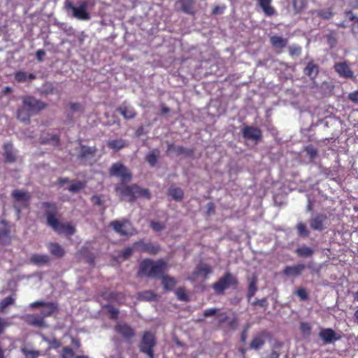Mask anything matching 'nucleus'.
<instances>
[{"mask_svg":"<svg viewBox=\"0 0 358 358\" xmlns=\"http://www.w3.org/2000/svg\"><path fill=\"white\" fill-rule=\"evenodd\" d=\"M75 355V353L72 348L70 347H64L61 354L62 358H72Z\"/></svg>","mask_w":358,"mask_h":358,"instance_id":"obj_52","label":"nucleus"},{"mask_svg":"<svg viewBox=\"0 0 358 358\" xmlns=\"http://www.w3.org/2000/svg\"><path fill=\"white\" fill-rule=\"evenodd\" d=\"M34 73H27L25 71H19L14 73V78L18 83H24L28 80H32L36 78Z\"/></svg>","mask_w":358,"mask_h":358,"instance_id":"obj_34","label":"nucleus"},{"mask_svg":"<svg viewBox=\"0 0 358 358\" xmlns=\"http://www.w3.org/2000/svg\"><path fill=\"white\" fill-rule=\"evenodd\" d=\"M334 68L340 77L345 78H353V72L345 62L336 63Z\"/></svg>","mask_w":358,"mask_h":358,"instance_id":"obj_18","label":"nucleus"},{"mask_svg":"<svg viewBox=\"0 0 358 358\" xmlns=\"http://www.w3.org/2000/svg\"><path fill=\"white\" fill-rule=\"evenodd\" d=\"M48 248L50 254L56 257L62 258L65 255V250L57 243H50L48 244Z\"/></svg>","mask_w":358,"mask_h":358,"instance_id":"obj_27","label":"nucleus"},{"mask_svg":"<svg viewBox=\"0 0 358 358\" xmlns=\"http://www.w3.org/2000/svg\"><path fill=\"white\" fill-rule=\"evenodd\" d=\"M252 306L254 307L259 306L262 308H266L268 306V302L266 298H262L261 299H257L252 303Z\"/></svg>","mask_w":358,"mask_h":358,"instance_id":"obj_58","label":"nucleus"},{"mask_svg":"<svg viewBox=\"0 0 358 358\" xmlns=\"http://www.w3.org/2000/svg\"><path fill=\"white\" fill-rule=\"evenodd\" d=\"M227 6L225 5L222 6H215L213 8L212 13L215 15H221L226 10Z\"/></svg>","mask_w":358,"mask_h":358,"instance_id":"obj_60","label":"nucleus"},{"mask_svg":"<svg viewBox=\"0 0 358 358\" xmlns=\"http://www.w3.org/2000/svg\"><path fill=\"white\" fill-rule=\"evenodd\" d=\"M319 336L324 344L331 343L341 339V336L338 335L335 331L331 328L322 329L319 333Z\"/></svg>","mask_w":358,"mask_h":358,"instance_id":"obj_16","label":"nucleus"},{"mask_svg":"<svg viewBox=\"0 0 358 358\" xmlns=\"http://www.w3.org/2000/svg\"><path fill=\"white\" fill-rule=\"evenodd\" d=\"M11 195L15 201L26 203H27L31 199V195L28 192L20 189H14Z\"/></svg>","mask_w":358,"mask_h":358,"instance_id":"obj_26","label":"nucleus"},{"mask_svg":"<svg viewBox=\"0 0 358 358\" xmlns=\"http://www.w3.org/2000/svg\"><path fill=\"white\" fill-rule=\"evenodd\" d=\"M45 341L50 344L49 348L57 349L61 346V342L57 338L52 340L45 338Z\"/></svg>","mask_w":358,"mask_h":358,"instance_id":"obj_59","label":"nucleus"},{"mask_svg":"<svg viewBox=\"0 0 358 358\" xmlns=\"http://www.w3.org/2000/svg\"><path fill=\"white\" fill-rule=\"evenodd\" d=\"M157 345L155 336L149 331H144L138 345L141 352L145 354L148 358H155L154 348Z\"/></svg>","mask_w":358,"mask_h":358,"instance_id":"obj_5","label":"nucleus"},{"mask_svg":"<svg viewBox=\"0 0 358 358\" xmlns=\"http://www.w3.org/2000/svg\"><path fill=\"white\" fill-rule=\"evenodd\" d=\"M116 194L121 199L129 202H134L138 197H143L146 199L151 198V194L148 189L142 188L136 184L127 185L126 183L120 182L115 187Z\"/></svg>","mask_w":358,"mask_h":358,"instance_id":"obj_3","label":"nucleus"},{"mask_svg":"<svg viewBox=\"0 0 358 358\" xmlns=\"http://www.w3.org/2000/svg\"><path fill=\"white\" fill-rule=\"evenodd\" d=\"M306 154L310 159H313L317 155V150L313 145H308L305 148Z\"/></svg>","mask_w":358,"mask_h":358,"instance_id":"obj_54","label":"nucleus"},{"mask_svg":"<svg viewBox=\"0 0 358 358\" xmlns=\"http://www.w3.org/2000/svg\"><path fill=\"white\" fill-rule=\"evenodd\" d=\"M272 47L275 49H282L287 45V39L278 36H272L270 38Z\"/></svg>","mask_w":358,"mask_h":358,"instance_id":"obj_32","label":"nucleus"},{"mask_svg":"<svg viewBox=\"0 0 358 358\" xmlns=\"http://www.w3.org/2000/svg\"><path fill=\"white\" fill-rule=\"evenodd\" d=\"M132 248H127L121 251V257L124 259H127L132 255Z\"/></svg>","mask_w":358,"mask_h":358,"instance_id":"obj_61","label":"nucleus"},{"mask_svg":"<svg viewBox=\"0 0 358 358\" xmlns=\"http://www.w3.org/2000/svg\"><path fill=\"white\" fill-rule=\"evenodd\" d=\"M22 103L33 115L38 113L47 106L46 103L31 96H24Z\"/></svg>","mask_w":358,"mask_h":358,"instance_id":"obj_11","label":"nucleus"},{"mask_svg":"<svg viewBox=\"0 0 358 358\" xmlns=\"http://www.w3.org/2000/svg\"><path fill=\"white\" fill-rule=\"evenodd\" d=\"M156 298L157 294L152 290H146L138 294V299L142 301H152Z\"/></svg>","mask_w":358,"mask_h":358,"instance_id":"obj_41","label":"nucleus"},{"mask_svg":"<svg viewBox=\"0 0 358 358\" xmlns=\"http://www.w3.org/2000/svg\"><path fill=\"white\" fill-rule=\"evenodd\" d=\"M42 144H50L54 146H58L60 143L59 136L56 134H48L46 136L41 138Z\"/></svg>","mask_w":358,"mask_h":358,"instance_id":"obj_31","label":"nucleus"},{"mask_svg":"<svg viewBox=\"0 0 358 358\" xmlns=\"http://www.w3.org/2000/svg\"><path fill=\"white\" fill-rule=\"evenodd\" d=\"M86 183L84 181L73 180L72 184L68 187V190L72 193H77L84 189Z\"/></svg>","mask_w":358,"mask_h":358,"instance_id":"obj_40","label":"nucleus"},{"mask_svg":"<svg viewBox=\"0 0 358 358\" xmlns=\"http://www.w3.org/2000/svg\"><path fill=\"white\" fill-rule=\"evenodd\" d=\"M66 10H71L73 17L80 20H88L90 19V15L87 11V3L82 1L78 6H75L72 1L66 0L64 4Z\"/></svg>","mask_w":358,"mask_h":358,"instance_id":"obj_7","label":"nucleus"},{"mask_svg":"<svg viewBox=\"0 0 358 358\" xmlns=\"http://www.w3.org/2000/svg\"><path fill=\"white\" fill-rule=\"evenodd\" d=\"M348 99L354 103H358V90L350 92L348 96Z\"/></svg>","mask_w":358,"mask_h":358,"instance_id":"obj_62","label":"nucleus"},{"mask_svg":"<svg viewBox=\"0 0 358 358\" xmlns=\"http://www.w3.org/2000/svg\"><path fill=\"white\" fill-rule=\"evenodd\" d=\"M303 73L310 78H315L319 73V66L313 61L309 62L303 70Z\"/></svg>","mask_w":358,"mask_h":358,"instance_id":"obj_29","label":"nucleus"},{"mask_svg":"<svg viewBox=\"0 0 358 358\" xmlns=\"http://www.w3.org/2000/svg\"><path fill=\"white\" fill-rule=\"evenodd\" d=\"M238 285L237 277L231 272L227 271L212 285V288L216 294L222 295L224 294L225 290L229 288L236 289Z\"/></svg>","mask_w":358,"mask_h":358,"instance_id":"obj_4","label":"nucleus"},{"mask_svg":"<svg viewBox=\"0 0 358 358\" xmlns=\"http://www.w3.org/2000/svg\"><path fill=\"white\" fill-rule=\"evenodd\" d=\"M120 294L115 292H104L102 294V297L108 301H115Z\"/></svg>","mask_w":358,"mask_h":358,"instance_id":"obj_55","label":"nucleus"},{"mask_svg":"<svg viewBox=\"0 0 358 358\" xmlns=\"http://www.w3.org/2000/svg\"><path fill=\"white\" fill-rule=\"evenodd\" d=\"M242 135L245 139L258 142L262 138V130L254 126H244L242 129Z\"/></svg>","mask_w":358,"mask_h":358,"instance_id":"obj_13","label":"nucleus"},{"mask_svg":"<svg viewBox=\"0 0 358 358\" xmlns=\"http://www.w3.org/2000/svg\"><path fill=\"white\" fill-rule=\"evenodd\" d=\"M175 293L178 300L182 301H189V296L184 287H178Z\"/></svg>","mask_w":358,"mask_h":358,"instance_id":"obj_46","label":"nucleus"},{"mask_svg":"<svg viewBox=\"0 0 358 358\" xmlns=\"http://www.w3.org/2000/svg\"><path fill=\"white\" fill-rule=\"evenodd\" d=\"M26 320L28 324L34 327H42L45 325L44 318L41 315H28Z\"/></svg>","mask_w":358,"mask_h":358,"instance_id":"obj_35","label":"nucleus"},{"mask_svg":"<svg viewBox=\"0 0 358 358\" xmlns=\"http://www.w3.org/2000/svg\"><path fill=\"white\" fill-rule=\"evenodd\" d=\"M327 216L325 214H317L310 220V226L312 229L322 231L324 229V222L327 220Z\"/></svg>","mask_w":358,"mask_h":358,"instance_id":"obj_20","label":"nucleus"},{"mask_svg":"<svg viewBox=\"0 0 358 358\" xmlns=\"http://www.w3.org/2000/svg\"><path fill=\"white\" fill-rule=\"evenodd\" d=\"M167 268V263L160 259L157 261L150 258L144 259L139 264L137 276L139 278H159L165 273Z\"/></svg>","mask_w":358,"mask_h":358,"instance_id":"obj_2","label":"nucleus"},{"mask_svg":"<svg viewBox=\"0 0 358 358\" xmlns=\"http://www.w3.org/2000/svg\"><path fill=\"white\" fill-rule=\"evenodd\" d=\"M50 258L47 255L34 254L30 257V262L36 266L48 264Z\"/></svg>","mask_w":358,"mask_h":358,"instance_id":"obj_28","label":"nucleus"},{"mask_svg":"<svg viewBox=\"0 0 358 358\" xmlns=\"http://www.w3.org/2000/svg\"><path fill=\"white\" fill-rule=\"evenodd\" d=\"M15 299L14 296H8L0 301V313L4 312L6 308L15 303Z\"/></svg>","mask_w":358,"mask_h":358,"instance_id":"obj_44","label":"nucleus"},{"mask_svg":"<svg viewBox=\"0 0 358 358\" xmlns=\"http://www.w3.org/2000/svg\"><path fill=\"white\" fill-rule=\"evenodd\" d=\"M307 6L306 0H293V7L296 13H301Z\"/></svg>","mask_w":358,"mask_h":358,"instance_id":"obj_45","label":"nucleus"},{"mask_svg":"<svg viewBox=\"0 0 358 358\" xmlns=\"http://www.w3.org/2000/svg\"><path fill=\"white\" fill-rule=\"evenodd\" d=\"M314 12L317 13V15L319 17L323 20H329L332 18L333 16L334 15V13L333 12V9L331 8L320 10H315Z\"/></svg>","mask_w":358,"mask_h":358,"instance_id":"obj_42","label":"nucleus"},{"mask_svg":"<svg viewBox=\"0 0 358 358\" xmlns=\"http://www.w3.org/2000/svg\"><path fill=\"white\" fill-rule=\"evenodd\" d=\"M108 173L111 177L119 178L122 183H127L132 179V173L122 162L113 164L109 169Z\"/></svg>","mask_w":358,"mask_h":358,"instance_id":"obj_8","label":"nucleus"},{"mask_svg":"<svg viewBox=\"0 0 358 358\" xmlns=\"http://www.w3.org/2000/svg\"><path fill=\"white\" fill-rule=\"evenodd\" d=\"M159 156V150L154 149L150 151L145 157L146 162L151 166H155L157 163V159Z\"/></svg>","mask_w":358,"mask_h":358,"instance_id":"obj_38","label":"nucleus"},{"mask_svg":"<svg viewBox=\"0 0 358 358\" xmlns=\"http://www.w3.org/2000/svg\"><path fill=\"white\" fill-rule=\"evenodd\" d=\"M41 209L46 219L47 225L57 234H65L72 236L76 232V228L70 222H61L59 217V208L56 203L45 201L41 203Z\"/></svg>","mask_w":358,"mask_h":358,"instance_id":"obj_1","label":"nucleus"},{"mask_svg":"<svg viewBox=\"0 0 358 358\" xmlns=\"http://www.w3.org/2000/svg\"><path fill=\"white\" fill-rule=\"evenodd\" d=\"M109 227L119 235L123 237L131 236L136 233V230L132 223L127 219H122L120 220H113L110 222Z\"/></svg>","mask_w":358,"mask_h":358,"instance_id":"obj_6","label":"nucleus"},{"mask_svg":"<svg viewBox=\"0 0 358 358\" xmlns=\"http://www.w3.org/2000/svg\"><path fill=\"white\" fill-rule=\"evenodd\" d=\"M117 110L126 120L134 119L137 114L134 108L126 101H124Z\"/></svg>","mask_w":358,"mask_h":358,"instance_id":"obj_19","label":"nucleus"},{"mask_svg":"<svg viewBox=\"0 0 358 358\" xmlns=\"http://www.w3.org/2000/svg\"><path fill=\"white\" fill-rule=\"evenodd\" d=\"M3 156L5 162L14 163L16 162L17 157L13 150V146L11 143H6L3 144Z\"/></svg>","mask_w":358,"mask_h":358,"instance_id":"obj_23","label":"nucleus"},{"mask_svg":"<svg viewBox=\"0 0 358 358\" xmlns=\"http://www.w3.org/2000/svg\"><path fill=\"white\" fill-rule=\"evenodd\" d=\"M91 201L93 203L94 205L101 206L103 204L102 196L94 195L91 198Z\"/></svg>","mask_w":358,"mask_h":358,"instance_id":"obj_63","label":"nucleus"},{"mask_svg":"<svg viewBox=\"0 0 358 358\" xmlns=\"http://www.w3.org/2000/svg\"><path fill=\"white\" fill-rule=\"evenodd\" d=\"M159 278L162 279V283L164 286V289L167 291L172 290L176 285V281L174 278L166 275H164V273L162 274V275L159 277Z\"/></svg>","mask_w":358,"mask_h":358,"instance_id":"obj_37","label":"nucleus"},{"mask_svg":"<svg viewBox=\"0 0 358 358\" xmlns=\"http://www.w3.org/2000/svg\"><path fill=\"white\" fill-rule=\"evenodd\" d=\"M150 227L155 232H159L165 229V225L159 222L151 221Z\"/></svg>","mask_w":358,"mask_h":358,"instance_id":"obj_53","label":"nucleus"},{"mask_svg":"<svg viewBox=\"0 0 358 358\" xmlns=\"http://www.w3.org/2000/svg\"><path fill=\"white\" fill-rule=\"evenodd\" d=\"M213 271L211 266L207 264H201L198 265L194 271V274L196 275H203L205 278H208V275Z\"/></svg>","mask_w":358,"mask_h":358,"instance_id":"obj_36","label":"nucleus"},{"mask_svg":"<svg viewBox=\"0 0 358 358\" xmlns=\"http://www.w3.org/2000/svg\"><path fill=\"white\" fill-rule=\"evenodd\" d=\"M97 149L95 146L88 147L85 145H80V150L78 155L80 159L92 158L95 156Z\"/></svg>","mask_w":358,"mask_h":358,"instance_id":"obj_24","label":"nucleus"},{"mask_svg":"<svg viewBox=\"0 0 358 358\" xmlns=\"http://www.w3.org/2000/svg\"><path fill=\"white\" fill-rule=\"evenodd\" d=\"M169 195L176 201H180L184 197L183 190L178 187L171 185L168 190Z\"/></svg>","mask_w":358,"mask_h":358,"instance_id":"obj_33","label":"nucleus"},{"mask_svg":"<svg viewBox=\"0 0 358 358\" xmlns=\"http://www.w3.org/2000/svg\"><path fill=\"white\" fill-rule=\"evenodd\" d=\"M69 107H70V109L73 111H83V106L79 103H70Z\"/></svg>","mask_w":358,"mask_h":358,"instance_id":"obj_64","label":"nucleus"},{"mask_svg":"<svg viewBox=\"0 0 358 358\" xmlns=\"http://www.w3.org/2000/svg\"><path fill=\"white\" fill-rule=\"evenodd\" d=\"M31 116H33L32 113L22 103V107L18 108L17 112V119L21 122L29 123Z\"/></svg>","mask_w":358,"mask_h":358,"instance_id":"obj_30","label":"nucleus"},{"mask_svg":"<svg viewBox=\"0 0 358 358\" xmlns=\"http://www.w3.org/2000/svg\"><path fill=\"white\" fill-rule=\"evenodd\" d=\"M108 146L115 150H119L126 146V142L122 138L108 141Z\"/></svg>","mask_w":358,"mask_h":358,"instance_id":"obj_39","label":"nucleus"},{"mask_svg":"<svg viewBox=\"0 0 358 358\" xmlns=\"http://www.w3.org/2000/svg\"><path fill=\"white\" fill-rule=\"evenodd\" d=\"M312 327L311 325L305 322L300 323V331L303 336H309L311 334Z\"/></svg>","mask_w":358,"mask_h":358,"instance_id":"obj_48","label":"nucleus"},{"mask_svg":"<svg viewBox=\"0 0 358 358\" xmlns=\"http://www.w3.org/2000/svg\"><path fill=\"white\" fill-rule=\"evenodd\" d=\"M346 15L348 16H349V20L350 21H354L355 20V22L352 25V30L355 32V33H358V17H357L352 12V10H348L347 11L346 13Z\"/></svg>","mask_w":358,"mask_h":358,"instance_id":"obj_51","label":"nucleus"},{"mask_svg":"<svg viewBox=\"0 0 358 358\" xmlns=\"http://www.w3.org/2000/svg\"><path fill=\"white\" fill-rule=\"evenodd\" d=\"M167 152H175L177 155H184L188 157L192 156L194 153V149L186 148L180 145H175L172 143L168 145Z\"/></svg>","mask_w":358,"mask_h":358,"instance_id":"obj_22","label":"nucleus"},{"mask_svg":"<svg viewBox=\"0 0 358 358\" xmlns=\"http://www.w3.org/2000/svg\"><path fill=\"white\" fill-rule=\"evenodd\" d=\"M15 232L14 226L5 220H0V244H10L13 234Z\"/></svg>","mask_w":358,"mask_h":358,"instance_id":"obj_9","label":"nucleus"},{"mask_svg":"<svg viewBox=\"0 0 358 358\" xmlns=\"http://www.w3.org/2000/svg\"><path fill=\"white\" fill-rule=\"evenodd\" d=\"M115 331L127 341H130L136 335L133 328L127 323H117L115 326Z\"/></svg>","mask_w":358,"mask_h":358,"instance_id":"obj_15","label":"nucleus"},{"mask_svg":"<svg viewBox=\"0 0 358 358\" xmlns=\"http://www.w3.org/2000/svg\"><path fill=\"white\" fill-rule=\"evenodd\" d=\"M269 336L270 334L266 330H263L255 334L250 342V348L256 350L260 349L264 345L266 338Z\"/></svg>","mask_w":358,"mask_h":358,"instance_id":"obj_17","label":"nucleus"},{"mask_svg":"<svg viewBox=\"0 0 358 358\" xmlns=\"http://www.w3.org/2000/svg\"><path fill=\"white\" fill-rule=\"evenodd\" d=\"M296 229L298 234L300 236H307L309 234V231H308L306 226L302 222L297 224Z\"/></svg>","mask_w":358,"mask_h":358,"instance_id":"obj_56","label":"nucleus"},{"mask_svg":"<svg viewBox=\"0 0 358 358\" xmlns=\"http://www.w3.org/2000/svg\"><path fill=\"white\" fill-rule=\"evenodd\" d=\"M22 352L25 356V358H38L40 355V352L38 350H31L23 348L22 349Z\"/></svg>","mask_w":358,"mask_h":358,"instance_id":"obj_50","label":"nucleus"},{"mask_svg":"<svg viewBox=\"0 0 358 358\" xmlns=\"http://www.w3.org/2000/svg\"><path fill=\"white\" fill-rule=\"evenodd\" d=\"M258 278L256 275H253L249 279V284L247 290V298L248 301H250V299L255 295L258 287H257Z\"/></svg>","mask_w":358,"mask_h":358,"instance_id":"obj_25","label":"nucleus"},{"mask_svg":"<svg viewBox=\"0 0 358 358\" xmlns=\"http://www.w3.org/2000/svg\"><path fill=\"white\" fill-rule=\"evenodd\" d=\"M104 308H107L110 319L117 320L118 318L120 312L117 308H114L110 304L105 305Z\"/></svg>","mask_w":358,"mask_h":358,"instance_id":"obj_47","label":"nucleus"},{"mask_svg":"<svg viewBox=\"0 0 358 358\" xmlns=\"http://www.w3.org/2000/svg\"><path fill=\"white\" fill-rule=\"evenodd\" d=\"M306 266L303 264H297L294 266H287L283 269V274L288 277H296L300 275Z\"/></svg>","mask_w":358,"mask_h":358,"instance_id":"obj_21","label":"nucleus"},{"mask_svg":"<svg viewBox=\"0 0 358 358\" xmlns=\"http://www.w3.org/2000/svg\"><path fill=\"white\" fill-rule=\"evenodd\" d=\"M195 3V0H178L176 2L175 8L178 11L194 15L196 13Z\"/></svg>","mask_w":358,"mask_h":358,"instance_id":"obj_14","label":"nucleus"},{"mask_svg":"<svg viewBox=\"0 0 358 358\" xmlns=\"http://www.w3.org/2000/svg\"><path fill=\"white\" fill-rule=\"evenodd\" d=\"M134 248L141 252H146L152 255H157L161 250L159 245L145 243L143 241L135 242L134 243Z\"/></svg>","mask_w":358,"mask_h":358,"instance_id":"obj_12","label":"nucleus"},{"mask_svg":"<svg viewBox=\"0 0 358 358\" xmlns=\"http://www.w3.org/2000/svg\"><path fill=\"white\" fill-rule=\"evenodd\" d=\"M313 250L307 246H303L301 248H298L296 250V253L300 257H310L313 255Z\"/></svg>","mask_w":358,"mask_h":358,"instance_id":"obj_43","label":"nucleus"},{"mask_svg":"<svg viewBox=\"0 0 358 358\" xmlns=\"http://www.w3.org/2000/svg\"><path fill=\"white\" fill-rule=\"evenodd\" d=\"M296 294L301 301H307L309 299L308 294L305 288L300 287L297 289Z\"/></svg>","mask_w":358,"mask_h":358,"instance_id":"obj_57","label":"nucleus"},{"mask_svg":"<svg viewBox=\"0 0 358 358\" xmlns=\"http://www.w3.org/2000/svg\"><path fill=\"white\" fill-rule=\"evenodd\" d=\"M29 306L31 308L42 307L41 315L43 318L52 316L58 310V304L56 302L36 301L30 303Z\"/></svg>","mask_w":358,"mask_h":358,"instance_id":"obj_10","label":"nucleus"},{"mask_svg":"<svg viewBox=\"0 0 358 358\" xmlns=\"http://www.w3.org/2000/svg\"><path fill=\"white\" fill-rule=\"evenodd\" d=\"M289 53L292 57L299 56L301 54L302 48L298 45H292L288 48Z\"/></svg>","mask_w":358,"mask_h":358,"instance_id":"obj_49","label":"nucleus"}]
</instances>
